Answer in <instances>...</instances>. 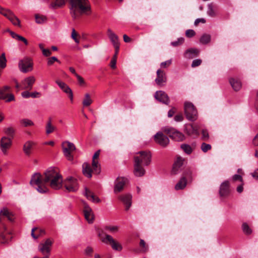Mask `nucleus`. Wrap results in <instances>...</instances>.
<instances>
[{
  "instance_id": "3",
  "label": "nucleus",
  "mask_w": 258,
  "mask_h": 258,
  "mask_svg": "<svg viewBox=\"0 0 258 258\" xmlns=\"http://www.w3.org/2000/svg\"><path fill=\"white\" fill-rule=\"evenodd\" d=\"M100 155V150L97 151L94 154L92 159V169L90 165L88 163H84L82 165V171L83 174L88 178L92 177L93 171L96 173L99 174L101 171L100 165L98 163V159Z\"/></svg>"
},
{
  "instance_id": "19",
  "label": "nucleus",
  "mask_w": 258,
  "mask_h": 258,
  "mask_svg": "<svg viewBox=\"0 0 258 258\" xmlns=\"http://www.w3.org/2000/svg\"><path fill=\"white\" fill-rule=\"evenodd\" d=\"M127 182V179L124 177H118L115 181L114 191L115 193L120 192L124 187V186Z\"/></svg>"
},
{
  "instance_id": "10",
  "label": "nucleus",
  "mask_w": 258,
  "mask_h": 258,
  "mask_svg": "<svg viewBox=\"0 0 258 258\" xmlns=\"http://www.w3.org/2000/svg\"><path fill=\"white\" fill-rule=\"evenodd\" d=\"M66 189L69 192H75L78 189V184L76 179L72 177L67 178L63 182Z\"/></svg>"
},
{
  "instance_id": "15",
  "label": "nucleus",
  "mask_w": 258,
  "mask_h": 258,
  "mask_svg": "<svg viewBox=\"0 0 258 258\" xmlns=\"http://www.w3.org/2000/svg\"><path fill=\"white\" fill-rule=\"evenodd\" d=\"M200 125L198 123L187 124L185 125V131L186 133L190 136H198L199 135Z\"/></svg>"
},
{
  "instance_id": "18",
  "label": "nucleus",
  "mask_w": 258,
  "mask_h": 258,
  "mask_svg": "<svg viewBox=\"0 0 258 258\" xmlns=\"http://www.w3.org/2000/svg\"><path fill=\"white\" fill-rule=\"evenodd\" d=\"M52 242L50 240V239H47L44 243H40L39 245L38 249L43 254H49L50 252V248L52 245Z\"/></svg>"
},
{
  "instance_id": "5",
  "label": "nucleus",
  "mask_w": 258,
  "mask_h": 258,
  "mask_svg": "<svg viewBox=\"0 0 258 258\" xmlns=\"http://www.w3.org/2000/svg\"><path fill=\"white\" fill-rule=\"evenodd\" d=\"M162 130L175 141H182L184 139V136L181 133L172 127L165 126Z\"/></svg>"
},
{
  "instance_id": "44",
  "label": "nucleus",
  "mask_w": 258,
  "mask_h": 258,
  "mask_svg": "<svg viewBox=\"0 0 258 258\" xmlns=\"http://www.w3.org/2000/svg\"><path fill=\"white\" fill-rule=\"evenodd\" d=\"M184 41V39L182 37L178 38V39L175 41L171 42V45L174 47H176L181 45Z\"/></svg>"
},
{
  "instance_id": "13",
  "label": "nucleus",
  "mask_w": 258,
  "mask_h": 258,
  "mask_svg": "<svg viewBox=\"0 0 258 258\" xmlns=\"http://www.w3.org/2000/svg\"><path fill=\"white\" fill-rule=\"evenodd\" d=\"M32 67L33 64L28 58L21 60L19 62V69L23 73L31 71L32 70Z\"/></svg>"
},
{
  "instance_id": "38",
  "label": "nucleus",
  "mask_w": 258,
  "mask_h": 258,
  "mask_svg": "<svg viewBox=\"0 0 258 258\" xmlns=\"http://www.w3.org/2000/svg\"><path fill=\"white\" fill-rule=\"evenodd\" d=\"M242 229L243 232L247 235H249L252 233V230L250 228L246 223H244L242 225Z\"/></svg>"
},
{
  "instance_id": "50",
  "label": "nucleus",
  "mask_w": 258,
  "mask_h": 258,
  "mask_svg": "<svg viewBox=\"0 0 258 258\" xmlns=\"http://www.w3.org/2000/svg\"><path fill=\"white\" fill-rule=\"evenodd\" d=\"M9 238L7 237L4 233H1L0 234V243L5 244L8 242Z\"/></svg>"
},
{
  "instance_id": "47",
  "label": "nucleus",
  "mask_w": 258,
  "mask_h": 258,
  "mask_svg": "<svg viewBox=\"0 0 258 258\" xmlns=\"http://www.w3.org/2000/svg\"><path fill=\"white\" fill-rule=\"evenodd\" d=\"M140 246L141 248V251L145 252L148 250V247L146 245L145 241L143 239H141L140 242Z\"/></svg>"
},
{
  "instance_id": "36",
  "label": "nucleus",
  "mask_w": 258,
  "mask_h": 258,
  "mask_svg": "<svg viewBox=\"0 0 258 258\" xmlns=\"http://www.w3.org/2000/svg\"><path fill=\"white\" fill-rule=\"evenodd\" d=\"M181 149L187 154H190L192 152V149L191 146L188 144H183L181 145Z\"/></svg>"
},
{
  "instance_id": "27",
  "label": "nucleus",
  "mask_w": 258,
  "mask_h": 258,
  "mask_svg": "<svg viewBox=\"0 0 258 258\" xmlns=\"http://www.w3.org/2000/svg\"><path fill=\"white\" fill-rule=\"evenodd\" d=\"M200 51L197 48H190L185 51L184 56L188 59H191L198 56L199 54Z\"/></svg>"
},
{
  "instance_id": "59",
  "label": "nucleus",
  "mask_w": 258,
  "mask_h": 258,
  "mask_svg": "<svg viewBox=\"0 0 258 258\" xmlns=\"http://www.w3.org/2000/svg\"><path fill=\"white\" fill-rule=\"evenodd\" d=\"M116 58H112L111 60L110 61V66L112 69L116 68Z\"/></svg>"
},
{
  "instance_id": "30",
  "label": "nucleus",
  "mask_w": 258,
  "mask_h": 258,
  "mask_svg": "<svg viewBox=\"0 0 258 258\" xmlns=\"http://www.w3.org/2000/svg\"><path fill=\"white\" fill-rule=\"evenodd\" d=\"M85 195L88 200L94 203H98L100 202L99 198L96 197L91 191L87 188H85Z\"/></svg>"
},
{
  "instance_id": "6",
  "label": "nucleus",
  "mask_w": 258,
  "mask_h": 258,
  "mask_svg": "<svg viewBox=\"0 0 258 258\" xmlns=\"http://www.w3.org/2000/svg\"><path fill=\"white\" fill-rule=\"evenodd\" d=\"M138 155L135 156L134 160L136 162V158L138 159L139 163L143 165L147 166L151 161V154L149 151H140L137 153Z\"/></svg>"
},
{
  "instance_id": "42",
  "label": "nucleus",
  "mask_w": 258,
  "mask_h": 258,
  "mask_svg": "<svg viewBox=\"0 0 258 258\" xmlns=\"http://www.w3.org/2000/svg\"><path fill=\"white\" fill-rule=\"evenodd\" d=\"M20 123L24 126H32L33 125L32 121L29 119L25 118L20 120Z\"/></svg>"
},
{
  "instance_id": "61",
  "label": "nucleus",
  "mask_w": 258,
  "mask_h": 258,
  "mask_svg": "<svg viewBox=\"0 0 258 258\" xmlns=\"http://www.w3.org/2000/svg\"><path fill=\"white\" fill-rule=\"evenodd\" d=\"M42 53L45 56H49L51 54V52L49 49H43Z\"/></svg>"
},
{
  "instance_id": "55",
  "label": "nucleus",
  "mask_w": 258,
  "mask_h": 258,
  "mask_svg": "<svg viewBox=\"0 0 258 258\" xmlns=\"http://www.w3.org/2000/svg\"><path fill=\"white\" fill-rule=\"evenodd\" d=\"M77 34L75 31V30L74 29H73L72 30L71 36H72V38L74 40L75 42L76 43L78 44V43H79L80 41H79V39L77 38Z\"/></svg>"
},
{
  "instance_id": "58",
  "label": "nucleus",
  "mask_w": 258,
  "mask_h": 258,
  "mask_svg": "<svg viewBox=\"0 0 258 258\" xmlns=\"http://www.w3.org/2000/svg\"><path fill=\"white\" fill-rule=\"evenodd\" d=\"M16 40L23 42L26 45L28 44V42L27 39L21 35H19L18 38Z\"/></svg>"
},
{
  "instance_id": "17",
  "label": "nucleus",
  "mask_w": 258,
  "mask_h": 258,
  "mask_svg": "<svg viewBox=\"0 0 258 258\" xmlns=\"http://www.w3.org/2000/svg\"><path fill=\"white\" fill-rule=\"evenodd\" d=\"M156 73L157 77L155 80L156 84L160 86H164L167 81L165 73L161 69H158Z\"/></svg>"
},
{
  "instance_id": "16",
  "label": "nucleus",
  "mask_w": 258,
  "mask_h": 258,
  "mask_svg": "<svg viewBox=\"0 0 258 258\" xmlns=\"http://www.w3.org/2000/svg\"><path fill=\"white\" fill-rule=\"evenodd\" d=\"M154 140L156 143L162 147H166L169 143L168 138L162 132H158L154 136Z\"/></svg>"
},
{
  "instance_id": "51",
  "label": "nucleus",
  "mask_w": 258,
  "mask_h": 258,
  "mask_svg": "<svg viewBox=\"0 0 258 258\" xmlns=\"http://www.w3.org/2000/svg\"><path fill=\"white\" fill-rule=\"evenodd\" d=\"M202 139L205 141H207L209 139V133L206 130H203L202 131Z\"/></svg>"
},
{
  "instance_id": "35",
  "label": "nucleus",
  "mask_w": 258,
  "mask_h": 258,
  "mask_svg": "<svg viewBox=\"0 0 258 258\" xmlns=\"http://www.w3.org/2000/svg\"><path fill=\"white\" fill-rule=\"evenodd\" d=\"M210 41L211 35L207 34L203 35L200 40V42L204 44L208 43Z\"/></svg>"
},
{
  "instance_id": "24",
  "label": "nucleus",
  "mask_w": 258,
  "mask_h": 258,
  "mask_svg": "<svg viewBox=\"0 0 258 258\" xmlns=\"http://www.w3.org/2000/svg\"><path fill=\"white\" fill-rule=\"evenodd\" d=\"M145 170L142 166V164L139 163L138 158L136 159V162L134 165V174L136 176H142L144 175Z\"/></svg>"
},
{
  "instance_id": "28",
  "label": "nucleus",
  "mask_w": 258,
  "mask_h": 258,
  "mask_svg": "<svg viewBox=\"0 0 258 258\" xmlns=\"http://www.w3.org/2000/svg\"><path fill=\"white\" fill-rule=\"evenodd\" d=\"M107 35L113 46H119L118 37L110 29H108Z\"/></svg>"
},
{
  "instance_id": "53",
  "label": "nucleus",
  "mask_w": 258,
  "mask_h": 258,
  "mask_svg": "<svg viewBox=\"0 0 258 258\" xmlns=\"http://www.w3.org/2000/svg\"><path fill=\"white\" fill-rule=\"evenodd\" d=\"M196 34V33L194 30L188 29L185 32V35L187 37L191 38L194 36Z\"/></svg>"
},
{
  "instance_id": "48",
  "label": "nucleus",
  "mask_w": 258,
  "mask_h": 258,
  "mask_svg": "<svg viewBox=\"0 0 258 258\" xmlns=\"http://www.w3.org/2000/svg\"><path fill=\"white\" fill-rule=\"evenodd\" d=\"M104 229L111 233H115L118 231V227L116 226H106L105 227Z\"/></svg>"
},
{
  "instance_id": "39",
  "label": "nucleus",
  "mask_w": 258,
  "mask_h": 258,
  "mask_svg": "<svg viewBox=\"0 0 258 258\" xmlns=\"http://www.w3.org/2000/svg\"><path fill=\"white\" fill-rule=\"evenodd\" d=\"M55 130V127L52 125L51 120L49 119V120L47 123L46 126V133L47 134H49L51 133H52Z\"/></svg>"
},
{
  "instance_id": "21",
  "label": "nucleus",
  "mask_w": 258,
  "mask_h": 258,
  "mask_svg": "<svg viewBox=\"0 0 258 258\" xmlns=\"http://www.w3.org/2000/svg\"><path fill=\"white\" fill-rule=\"evenodd\" d=\"M83 212L86 220L88 223H92L94 219V216L91 208L89 206L85 205Z\"/></svg>"
},
{
  "instance_id": "23",
  "label": "nucleus",
  "mask_w": 258,
  "mask_h": 258,
  "mask_svg": "<svg viewBox=\"0 0 258 258\" xmlns=\"http://www.w3.org/2000/svg\"><path fill=\"white\" fill-rule=\"evenodd\" d=\"M119 199L125 205V210H128L132 205V196L125 194L119 196Z\"/></svg>"
},
{
  "instance_id": "14",
  "label": "nucleus",
  "mask_w": 258,
  "mask_h": 258,
  "mask_svg": "<svg viewBox=\"0 0 258 258\" xmlns=\"http://www.w3.org/2000/svg\"><path fill=\"white\" fill-rule=\"evenodd\" d=\"M36 81L35 78L31 76L25 78L21 82V87L22 89L30 90Z\"/></svg>"
},
{
  "instance_id": "8",
  "label": "nucleus",
  "mask_w": 258,
  "mask_h": 258,
  "mask_svg": "<svg viewBox=\"0 0 258 258\" xmlns=\"http://www.w3.org/2000/svg\"><path fill=\"white\" fill-rule=\"evenodd\" d=\"M62 151L64 155L68 160L72 161L73 157L72 155V152L76 150L74 144L69 141H65L62 143Z\"/></svg>"
},
{
  "instance_id": "2",
  "label": "nucleus",
  "mask_w": 258,
  "mask_h": 258,
  "mask_svg": "<svg viewBox=\"0 0 258 258\" xmlns=\"http://www.w3.org/2000/svg\"><path fill=\"white\" fill-rule=\"evenodd\" d=\"M70 14L74 20L80 16L90 15L92 14L91 5L89 0H69ZM68 0H51L49 8L56 10L64 7Z\"/></svg>"
},
{
  "instance_id": "46",
  "label": "nucleus",
  "mask_w": 258,
  "mask_h": 258,
  "mask_svg": "<svg viewBox=\"0 0 258 258\" xmlns=\"http://www.w3.org/2000/svg\"><path fill=\"white\" fill-rule=\"evenodd\" d=\"M231 179L233 182L239 181L240 183L243 182L242 177L240 174H234L232 176Z\"/></svg>"
},
{
  "instance_id": "25",
  "label": "nucleus",
  "mask_w": 258,
  "mask_h": 258,
  "mask_svg": "<svg viewBox=\"0 0 258 258\" xmlns=\"http://www.w3.org/2000/svg\"><path fill=\"white\" fill-rule=\"evenodd\" d=\"M35 143L31 141H28L25 143L23 146V151L27 156H30Z\"/></svg>"
},
{
  "instance_id": "12",
  "label": "nucleus",
  "mask_w": 258,
  "mask_h": 258,
  "mask_svg": "<svg viewBox=\"0 0 258 258\" xmlns=\"http://www.w3.org/2000/svg\"><path fill=\"white\" fill-rule=\"evenodd\" d=\"M12 145V140L9 137H3L0 141V149L4 155H6L8 150Z\"/></svg>"
},
{
  "instance_id": "62",
  "label": "nucleus",
  "mask_w": 258,
  "mask_h": 258,
  "mask_svg": "<svg viewBox=\"0 0 258 258\" xmlns=\"http://www.w3.org/2000/svg\"><path fill=\"white\" fill-rule=\"evenodd\" d=\"M38 230V228H36V227H34L32 229V230H31V236L32 237L34 238V239H37L38 238V237L39 236V235H36L35 233H34V232L36 231V230Z\"/></svg>"
},
{
  "instance_id": "40",
  "label": "nucleus",
  "mask_w": 258,
  "mask_h": 258,
  "mask_svg": "<svg viewBox=\"0 0 258 258\" xmlns=\"http://www.w3.org/2000/svg\"><path fill=\"white\" fill-rule=\"evenodd\" d=\"M7 59L5 56V53H3L0 56V67L2 69L6 67Z\"/></svg>"
},
{
  "instance_id": "45",
  "label": "nucleus",
  "mask_w": 258,
  "mask_h": 258,
  "mask_svg": "<svg viewBox=\"0 0 258 258\" xmlns=\"http://www.w3.org/2000/svg\"><path fill=\"white\" fill-rule=\"evenodd\" d=\"M201 148L203 152L206 153L209 150H210L212 148V147L210 144H206L205 143H203L201 144Z\"/></svg>"
},
{
  "instance_id": "43",
  "label": "nucleus",
  "mask_w": 258,
  "mask_h": 258,
  "mask_svg": "<svg viewBox=\"0 0 258 258\" xmlns=\"http://www.w3.org/2000/svg\"><path fill=\"white\" fill-rule=\"evenodd\" d=\"M36 22L38 24H42L46 20V17L44 16H40L39 15H35Z\"/></svg>"
},
{
  "instance_id": "11",
  "label": "nucleus",
  "mask_w": 258,
  "mask_h": 258,
  "mask_svg": "<svg viewBox=\"0 0 258 258\" xmlns=\"http://www.w3.org/2000/svg\"><path fill=\"white\" fill-rule=\"evenodd\" d=\"M10 87L5 86L0 90V99L5 100L9 102L14 100L15 97L13 94L10 93Z\"/></svg>"
},
{
  "instance_id": "33",
  "label": "nucleus",
  "mask_w": 258,
  "mask_h": 258,
  "mask_svg": "<svg viewBox=\"0 0 258 258\" xmlns=\"http://www.w3.org/2000/svg\"><path fill=\"white\" fill-rule=\"evenodd\" d=\"M55 83L65 93H67L71 89L67 84L59 80H56Z\"/></svg>"
},
{
  "instance_id": "49",
  "label": "nucleus",
  "mask_w": 258,
  "mask_h": 258,
  "mask_svg": "<svg viewBox=\"0 0 258 258\" xmlns=\"http://www.w3.org/2000/svg\"><path fill=\"white\" fill-rule=\"evenodd\" d=\"M55 61L60 63V61L57 58V57L55 56H52L48 59L47 65L51 66Z\"/></svg>"
},
{
  "instance_id": "7",
  "label": "nucleus",
  "mask_w": 258,
  "mask_h": 258,
  "mask_svg": "<svg viewBox=\"0 0 258 258\" xmlns=\"http://www.w3.org/2000/svg\"><path fill=\"white\" fill-rule=\"evenodd\" d=\"M0 14L8 18L14 25L20 26V20L10 10L5 9L0 6Z\"/></svg>"
},
{
  "instance_id": "9",
  "label": "nucleus",
  "mask_w": 258,
  "mask_h": 258,
  "mask_svg": "<svg viewBox=\"0 0 258 258\" xmlns=\"http://www.w3.org/2000/svg\"><path fill=\"white\" fill-rule=\"evenodd\" d=\"M101 241L106 244H110L114 250L120 251L122 248L121 244L108 234H105L104 237H101Z\"/></svg>"
},
{
  "instance_id": "22",
  "label": "nucleus",
  "mask_w": 258,
  "mask_h": 258,
  "mask_svg": "<svg viewBox=\"0 0 258 258\" xmlns=\"http://www.w3.org/2000/svg\"><path fill=\"white\" fill-rule=\"evenodd\" d=\"M229 193V182L228 180H225L220 185L219 194L221 197H225L228 196Z\"/></svg>"
},
{
  "instance_id": "29",
  "label": "nucleus",
  "mask_w": 258,
  "mask_h": 258,
  "mask_svg": "<svg viewBox=\"0 0 258 258\" xmlns=\"http://www.w3.org/2000/svg\"><path fill=\"white\" fill-rule=\"evenodd\" d=\"M0 216L7 218L11 222H13L15 219L12 212L10 211L7 208H4L0 211Z\"/></svg>"
},
{
  "instance_id": "4",
  "label": "nucleus",
  "mask_w": 258,
  "mask_h": 258,
  "mask_svg": "<svg viewBox=\"0 0 258 258\" xmlns=\"http://www.w3.org/2000/svg\"><path fill=\"white\" fill-rule=\"evenodd\" d=\"M184 112L188 120L193 121L197 119L198 112L191 103L189 102L184 103Z\"/></svg>"
},
{
  "instance_id": "63",
  "label": "nucleus",
  "mask_w": 258,
  "mask_h": 258,
  "mask_svg": "<svg viewBox=\"0 0 258 258\" xmlns=\"http://www.w3.org/2000/svg\"><path fill=\"white\" fill-rule=\"evenodd\" d=\"M22 96L24 98H28L31 97L30 92L28 91H24L21 94Z\"/></svg>"
},
{
  "instance_id": "37",
  "label": "nucleus",
  "mask_w": 258,
  "mask_h": 258,
  "mask_svg": "<svg viewBox=\"0 0 258 258\" xmlns=\"http://www.w3.org/2000/svg\"><path fill=\"white\" fill-rule=\"evenodd\" d=\"M4 132H5V133L7 135L11 137V139H13V138L14 137V133H15V130L13 127H6L4 129Z\"/></svg>"
},
{
  "instance_id": "1",
  "label": "nucleus",
  "mask_w": 258,
  "mask_h": 258,
  "mask_svg": "<svg viewBox=\"0 0 258 258\" xmlns=\"http://www.w3.org/2000/svg\"><path fill=\"white\" fill-rule=\"evenodd\" d=\"M62 178L58 169L54 167L49 168L43 175L35 173L30 180L31 185L35 187L40 193H45L48 191L47 184L54 189H58L62 186Z\"/></svg>"
},
{
  "instance_id": "26",
  "label": "nucleus",
  "mask_w": 258,
  "mask_h": 258,
  "mask_svg": "<svg viewBox=\"0 0 258 258\" xmlns=\"http://www.w3.org/2000/svg\"><path fill=\"white\" fill-rule=\"evenodd\" d=\"M183 161L184 159L180 157L177 158L176 161L173 164L172 171L173 174H176L180 172L181 170L180 168L183 165Z\"/></svg>"
},
{
  "instance_id": "57",
  "label": "nucleus",
  "mask_w": 258,
  "mask_h": 258,
  "mask_svg": "<svg viewBox=\"0 0 258 258\" xmlns=\"http://www.w3.org/2000/svg\"><path fill=\"white\" fill-rule=\"evenodd\" d=\"M93 251V248L90 246H88L85 249V254L87 255H91Z\"/></svg>"
},
{
  "instance_id": "20",
  "label": "nucleus",
  "mask_w": 258,
  "mask_h": 258,
  "mask_svg": "<svg viewBox=\"0 0 258 258\" xmlns=\"http://www.w3.org/2000/svg\"><path fill=\"white\" fill-rule=\"evenodd\" d=\"M155 98L159 101L168 104L169 103V99L167 94L162 91H158L155 93Z\"/></svg>"
},
{
  "instance_id": "32",
  "label": "nucleus",
  "mask_w": 258,
  "mask_h": 258,
  "mask_svg": "<svg viewBox=\"0 0 258 258\" xmlns=\"http://www.w3.org/2000/svg\"><path fill=\"white\" fill-rule=\"evenodd\" d=\"M187 180L184 176L177 183L175 186V189L177 190L183 189L186 185Z\"/></svg>"
},
{
  "instance_id": "64",
  "label": "nucleus",
  "mask_w": 258,
  "mask_h": 258,
  "mask_svg": "<svg viewBox=\"0 0 258 258\" xmlns=\"http://www.w3.org/2000/svg\"><path fill=\"white\" fill-rule=\"evenodd\" d=\"M252 143L255 146H258V132L256 136L254 137L252 141Z\"/></svg>"
},
{
  "instance_id": "60",
  "label": "nucleus",
  "mask_w": 258,
  "mask_h": 258,
  "mask_svg": "<svg viewBox=\"0 0 258 258\" xmlns=\"http://www.w3.org/2000/svg\"><path fill=\"white\" fill-rule=\"evenodd\" d=\"M76 77H77L78 82L80 85H83L85 84V81L82 77L79 76L78 74H76Z\"/></svg>"
},
{
  "instance_id": "52",
  "label": "nucleus",
  "mask_w": 258,
  "mask_h": 258,
  "mask_svg": "<svg viewBox=\"0 0 258 258\" xmlns=\"http://www.w3.org/2000/svg\"><path fill=\"white\" fill-rule=\"evenodd\" d=\"M171 63H172V59H169L165 61L161 62L160 64V67L162 68H166L168 67H169V66H170Z\"/></svg>"
},
{
  "instance_id": "56",
  "label": "nucleus",
  "mask_w": 258,
  "mask_h": 258,
  "mask_svg": "<svg viewBox=\"0 0 258 258\" xmlns=\"http://www.w3.org/2000/svg\"><path fill=\"white\" fill-rule=\"evenodd\" d=\"M174 119L175 121H176L177 122H180V121H182L183 117L181 114H178L174 116Z\"/></svg>"
},
{
  "instance_id": "54",
  "label": "nucleus",
  "mask_w": 258,
  "mask_h": 258,
  "mask_svg": "<svg viewBox=\"0 0 258 258\" xmlns=\"http://www.w3.org/2000/svg\"><path fill=\"white\" fill-rule=\"evenodd\" d=\"M202 60L201 59H194L191 63V67L195 68L199 66L202 63Z\"/></svg>"
},
{
  "instance_id": "31",
  "label": "nucleus",
  "mask_w": 258,
  "mask_h": 258,
  "mask_svg": "<svg viewBox=\"0 0 258 258\" xmlns=\"http://www.w3.org/2000/svg\"><path fill=\"white\" fill-rule=\"evenodd\" d=\"M229 83L235 91H239L241 88V83L237 79L230 78L229 79Z\"/></svg>"
},
{
  "instance_id": "41",
  "label": "nucleus",
  "mask_w": 258,
  "mask_h": 258,
  "mask_svg": "<svg viewBox=\"0 0 258 258\" xmlns=\"http://www.w3.org/2000/svg\"><path fill=\"white\" fill-rule=\"evenodd\" d=\"M207 14L211 17L216 16V13L212 4H209L208 6Z\"/></svg>"
},
{
  "instance_id": "34",
  "label": "nucleus",
  "mask_w": 258,
  "mask_h": 258,
  "mask_svg": "<svg viewBox=\"0 0 258 258\" xmlns=\"http://www.w3.org/2000/svg\"><path fill=\"white\" fill-rule=\"evenodd\" d=\"M92 103V100L91 99L90 95L88 93H86L85 95V98L83 101V105L84 106H89Z\"/></svg>"
}]
</instances>
